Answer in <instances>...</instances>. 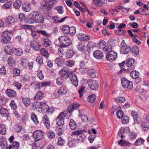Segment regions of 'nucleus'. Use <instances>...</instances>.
Wrapping results in <instances>:
<instances>
[{"label": "nucleus", "instance_id": "f257e3e1", "mask_svg": "<svg viewBox=\"0 0 149 149\" xmlns=\"http://www.w3.org/2000/svg\"><path fill=\"white\" fill-rule=\"evenodd\" d=\"M28 22L30 24L35 23H43L44 22V19L42 15L39 12L34 11L30 18H28Z\"/></svg>", "mask_w": 149, "mask_h": 149}, {"label": "nucleus", "instance_id": "f03ea898", "mask_svg": "<svg viewBox=\"0 0 149 149\" xmlns=\"http://www.w3.org/2000/svg\"><path fill=\"white\" fill-rule=\"evenodd\" d=\"M60 46L61 47H67L70 45L72 44V41L68 37L65 36H61L58 38Z\"/></svg>", "mask_w": 149, "mask_h": 149}, {"label": "nucleus", "instance_id": "7ed1b4c3", "mask_svg": "<svg viewBox=\"0 0 149 149\" xmlns=\"http://www.w3.org/2000/svg\"><path fill=\"white\" fill-rule=\"evenodd\" d=\"M67 111L64 110L60 113L56 118V121L57 124L59 126H62L64 123V117L67 114Z\"/></svg>", "mask_w": 149, "mask_h": 149}, {"label": "nucleus", "instance_id": "20e7f679", "mask_svg": "<svg viewBox=\"0 0 149 149\" xmlns=\"http://www.w3.org/2000/svg\"><path fill=\"white\" fill-rule=\"evenodd\" d=\"M83 130H78L74 131L72 132V134L77 136L78 140L80 142H83L86 138V136L83 133Z\"/></svg>", "mask_w": 149, "mask_h": 149}, {"label": "nucleus", "instance_id": "39448f33", "mask_svg": "<svg viewBox=\"0 0 149 149\" xmlns=\"http://www.w3.org/2000/svg\"><path fill=\"white\" fill-rule=\"evenodd\" d=\"M121 84L123 87L127 90H130L132 88V83L125 78H123L121 80Z\"/></svg>", "mask_w": 149, "mask_h": 149}, {"label": "nucleus", "instance_id": "423d86ee", "mask_svg": "<svg viewBox=\"0 0 149 149\" xmlns=\"http://www.w3.org/2000/svg\"><path fill=\"white\" fill-rule=\"evenodd\" d=\"M120 45V53L122 54H127L131 51V47L127 45L124 40L122 41Z\"/></svg>", "mask_w": 149, "mask_h": 149}, {"label": "nucleus", "instance_id": "0eeeda50", "mask_svg": "<svg viewBox=\"0 0 149 149\" xmlns=\"http://www.w3.org/2000/svg\"><path fill=\"white\" fill-rule=\"evenodd\" d=\"M44 132L42 130H37L35 131L33 134V137L35 139V141H37L42 139L44 137Z\"/></svg>", "mask_w": 149, "mask_h": 149}, {"label": "nucleus", "instance_id": "6e6552de", "mask_svg": "<svg viewBox=\"0 0 149 149\" xmlns=\"http://www.w3.org/2000/svg\"><path fill=\"white\" fill-rule=\"evenodd\" d=\"M87 83L89 87L92 90L96 91L97 90L98 84L96 80L88 79L87 81Z\"/></svg>", "mask_w": 149, "mask_h": 149}, {"label": "nucleus", "instance_id": "1a4fd4ad", "mask_svg": "<svg viewBox=\"0 0 149 149\" xmlns=\"http://www.w3.org/2000/svg\"><path fill=\"white\" fill-rule=\"evenodd\" d=\"M67 76L69 77L73 85L75 87L78 86V81L77 80L76 75L72 72H70L68 74Z\"/></svg>", "mask_w": 149, "mask_h": 149}, {"label": "nucleus", "instance_id": "9d476101", "mask_svg": "<svg viewBox=\"0 0 149 149\" xmlns=\"http://www.w3.org/2000/svg\"><path fill=\"white\" fill-rule=\"evenodd\" d=\"M117 57V54L113 51L108 53L107 55L106 58L109 61H112L115 60Z\"/></svg>", "mask_w": 149, "mask_h": 149}, {"label": "nucleus", "instance_id": "9b49d317", "mask_svg": "<svg viewBox=\"0 0 149 149\" xmlns=\"http://www.w3.org/2000/svg\"><path fill=\"white\" fill-rule=\"evenodd\" d=\"M79 107V105L77 103H74L69 106L68 109L65 110L67 111V113H71L74 110L78 108Z\"/></svg>", "mask_w": 149, "mask_h": 149}, {"label": "nucleus", "instance_id": "f8f14e48", "mask_svg": "<svg viewBox=\"0 0 149 149\" xmlns=\"http://www.w3.org/2000/svg\"><path fill=\"white\" fill-rule=\"evenodd\" d=\"M40 108L42 110H44L45 111H46L48 113H52L54 111L53 109H52V111H49V107L46 103L40 102Z\"/></svg>", "mask_w": 149, "mask_h": 149}, {"label": "nucleus", "instance_id": "ddd939ff", "mask_svg": "<svg viewBox=\"0 0 149 149\" xmlns=\"http://www.w3.org/2000/svg\"><path fill=\"white\" fill-rule=\"evenodd\" d=\"M0 146L2 149H5L8 146L7 141L4 136L0 137Z\"/></svg>", "mask_w": 149, "mask_h": 149}, {"label": "nucleus", "instance_id": "4468645a", "mask_svg": "<svg viewBox=\"0 0 149 149\" xmlns=\"http://www.w3.org/2000/svg\"><path fill=\"white\" fill-rule=\"evenodd\" d=\"M6 94L10 97H13L16 96L17 93L16 91L13 89H8L6 90Z\"/></svg>", "mask_w": 149, "mask_h": 149}, {"label": "nucleus", "instance_id": "2eb2a0df", "mask_svg": "<svg viewBox=\"0 0 149 149\" xmlns=\"http://www.w3.org/2000/svg\"><path fill=\"white\" fill-rule=\"evenodd\" d=\"M78 38L81 40L85 41H87L91 39L90 36L83 33L78 35Z\"/></svg>", "mask_w": 149, "mask_h": 149}, {"label": "nucleus", "instance_id": "dca6fc26", "mask_svg": "<svg viewBox=\"0 0 149 149\" xmlns=\"http://www.w3.org/2000/svg\"><path fill=\"white\" fill-rule=\"evenodd\" d=\"M15 50V48H13L9 46H6L4 48V52L8 55L12 54Z\"/></svg>", "mask_w": 149, "mask_h": 149}, {"label": "nucleus", "instance_id": "f3484780", "mask_svg": "<svg viewBox=\"0 0 149 149\" xmlns=\"http://www.w3.org/2000/svg\"><path fill=\"white\" fill-rule=\"evenodd\" d=\"M93 54L95 58L98 59H102L103 57V53L100 50H97L94 51Z\"/></svg>", "mask_w": 149, "mask_h": 149}, {"label": "nucleus", "instance_id": "a211bd4d", "mask_svg": "<svg viewBox=\"0 0 149 149\" xmlns=\"http://www.w3.org/2000/svg\"><path fill=\"white\" fill-rule=\"evenodd\" d=\"M31 46L33 49L36 51L39 50L41 47L39 43L36 41H33L31 42Z\"/></svg>", "mask_w": 149, "mask_h": 149}, {"label": "nucleus", "instance_id": "6ab92c4d", "mask_svg": "<svg viewBox=\"0 0 149 149\" xmlns=\"http://www.w3.org/2000/svg\"><path fill=\"white\" fill-rule=\"evenodd\" d=\"M2 40L4 43H7L10 40V36L8 35L6 32L3 33L2 34Z\"/></svg>", "mask_w": 149, "mask_h": 149}, {"label": "nucleus", "instance_id": "aec40b11", "mask_svg": "<svg viewBox=\"0 0 149 149\" xmlns=\"http://www.w3.org/2000/svg\"><path fill=\"white\" fill-rule=\"evenodd\" d=\"M44 97V93L41 91H39L36 93L34 97V99L35 100H39L42 99Z\"/></svg>", "mask_w": 149, "mask_h": 149}, {"label": "nucleus", "instance_id": "412c9836", "mask_svg": "<svg viewBox=\"0 0 149 149\" xmlns=\"http://www.w3.org/2000/svg\"><path fill=\"white\" fill-rule=\"evenodd\" d=\"M42 121L45 125L47 128H49L50 126V121L46 114L44 115Z\"/></svg>", "mask_w": 149, "mask_h": 149}, {"label": "nucleus", "instance_id": "4be33fe9", "mask_svg": "<svg viewBox=\"0 0 149 149\" xmlns=\"http://www.w3.org/2000/svg\"><path fill=\"white\" fill-rule=\"evenodd\" d=\"M30 3L27 2L24 3L22 6L23 9L26 12L29 11L30 9Z\"/></svg>", "mask_w": 149, "mask_h": 149}, {"label": "nucleus", "instance_id": "5701e85b", "mask_svg": "<svg viewBox=\"0 0 149 149\" xmlns=\"http://www.w3.org/2000/svg\"><path fill=\"white\" fill-rule=\"evenodd\" d=\"M42 43L45 47H47L50 45L51 42L49 38H44Z\"/></svg>", "mask_w": 149, "mask_h": 149}, {"label": "nucleus", "instance_id": "b1692460", "mask_svg": "<svg viewBox=\"0 0 149 149\" xmlns=\"http://www.w3.org/2000/svg\"><path fill=\"white\" fill-rule=\"evenodd\" d=\"M130 75L132 78L136 79L139 77V73L136 70L131 71L130 73Z\"/></svg>", "mask_w": 149, "mask_h": 149}, {"label": "nucleus", "instance_id": "393cba45", "mask_svg": "<svg viewBox=\"0 0 149 149\" xmlns=\"http://www.w3.org/2000/svg\"><path fill=\"white\" fill-rule=\"evenodd\" d=\"M41 54L46 58H48L49 56V54L45 48L41 49L40 50Z\"/></svg>", "mask_w": 149, "mask_h": 149}, {"label": "nucleus", "instance_id": "a878e982", "mask_svg": "<svg viewBox=\"0 0 149 149\" xmlns=\"http://www.w3.org/2000/svg\"><path fill=\"white\" fill-rule=\"evenodd\" d=\"M69 126L71 129L74 130L77 127V124L73 120L71 119L69 123Z\"/></svg>", "mask_w": 149, "mask_h": 149}, {"label": "nucleus", "instance_id": "bb28decb", "mask_svg": "<svg viewBox=\"0 0 149 149\" xmlns=\"http://www.w3.org/2000/svg\"><path fill=\"white\" fill-rule=\"evenodd\" d=\"M21 64L22 66L24 68H26L28 65V62L25 58H22L20 60Z\"/></svg>", "mask_w": 149, "mask_h": 149}, {"label": "nucleus", "instance_id": "cd10ccee", "mask_svg": "<svg viewBox=\"0 0 149 149\" xmlns=\"http://www.w3.org/2000/svg\"><path fill=\"white\" fill-rule=\"evenodd\" d=\"M132 53L135 56H137L139 53V50L137 46H135L133 47L132 49Z\"/></svg>", "mask_w": 149, "mask_h": 149}, {"label": "nucleus", "instance_id": "c85d7f7f", "mask_svg": "<svg viewBox=\"0 0 149 149\" xmlns=\"http://www.w3.org/2000/svg\"><path fill=\"white\" fill-rule=\"evenodd\" d=\"M0 133L2 135H5L6 134V127L5 125H0Z\"/></svg>", "mask_w": 149, "mask_h": 149}, {"label": "nucleus", "instance_id": "c756f323", "mask_svg": "<svg viewBox=\"0 0 149 149\" xmlns=\"http://www.w3.org/2000/svg\"><path fill=\"white\" fill-rule=\"evenodd\" d=\"M58 93L61 95L65 94L67 93L66 88L64 87H61L58 91Z\"/></svg>", "mask_w": 149, "mask_h": 149}, {"label": "nucleus", "instance_id": "7c9ffc66", "mask_svg": "<svg viewBox=\"0 0 149 149\" xmlns=\"http://www.w3.org/2000/svg\"><path fill=\"white\" fill-rule=\"evenodd\" d=\"M22 102L26 106H28L31 103L30 100L28 98H23Z\"/></svg>", "mask_w": 149, "mask_h": 149}, {"label": "nucleus", "instance_id": "2f4dec72", "mask_svg": "<svg viewBox=\"0 0 149 149\" xmlns=\"http://www.w3.org/2000/svg\"><path fill=\"white\" fill-rule=\"evenodd\" d=\"M87 73L89 74V75L90 77L92 78H94L96 76L95 73V70L94 69H89L88 70Z\"/></svg>", "mask_w": 149, "mask_h": 149}, {"label": "nucleus", "instance_id": "473e14b6", "mask_svg": "<svg viewBox=\"0 0 149 149\" xmlns=\"http://www.w3.org/2000/svg\"><path fill=\"white\" fill-rule=\"evenodd\" d=\"M22 0H16L13 4V7L15 8H18L22 3Z\"/></svg>", "mask_w": 149, "mask_h": 149}, {"label": "nucleus", "instance_id": "72a5a7b5", "mask_svg": "<svg viewBox=\"0 0 149 149\" xmlns=\"http://www.w3.org/2000/svg\"><path fill=\"white\" fill-rule=\"evenodd\" d=\"M61 127H58L57 128L58 135V136L61 135L63 133L64 127L61 126Z\"/></svg>", "mask_w": 149, "mask_h": 149}, {"label": "nucleus", "instance_id": "f704fd0d", "mask_svg": "<svg viewBox=\"0 0 149 149\" xmlns=\"http://www.w3.org/2000/svg\"><path fill=\"white\" fill-rule=\"evenodd\" d=\"M69 27L68 26L65 25L62 26L61 29L65 34H68L69 33Z\"/></svg>", "mask_w": 149, "mask_h": 149}, {"label": "nucleus", "instance_id": "c9c22d12", "mask_svg": "<svg viewBox=\"0 0 149 149\" xmlns=\"http://www.w3.org/2000/svg\"><path fill=\"white\" fill-rule=\"evenodd\" d=\"M68 73V71L67 69L65 68H63L60 70L59 74L62 77H63Z\"/></svg>", "mask_w": 149, "mask_h": 149}, {"label": "nucleus", "instance_id": "e433bc0d", "mask_svg": "<svg viewBox=\"0 0 149 149\" xmlns=\"http://www.w3.org/2000/svg\"><path fill=\"white\" fill-rule=\"evenodd\" d=\"M31 115V119L36 124H38L39 121L37 116L34 113H32Z\"/></svg>", "mask_w": 149, "mask_h": 149}, {"label": "nucleus", "instance_id": "4c0bfd02", "mask_svg": "<svg viewBox=\"0 0 149 149\" xmlns=\"http://www.w3.org/2000/svg\"><path fill=\"white\" fill-rule=\"evenodd\" d=\"M76 28L74 26H72L69 28L68 31L69 33L71 36H73L76 33Z\"/></svg>", "mask_w": 149, "mask_h": 149}, {"label": "nucleus", "instance_id": "58836bf2", "mask_svg": "<svg viewBox=\"0 0 149 149\" xmlns=\"http://www.w3.org/2000/svg\"><path fill=\"white\" fill-rule=\"evenodd\" d=\"M6 22L8 24H12L15 21V19L14 17L9 16L7 18Z\"/></svg>", "mask_w": 149, "mask_h": 149}, {"label": "nucleus", "instance_id": "ea45409f", "mask_svg": "<svg viewBox=\"0 0 149 149\" xmlns=\"http://www.w3.org/2000/svg\"><path fill=\"white\" fill-rule=\"evenodd\" d=\"M144 140L141 138L138 139L135 142L134 144L136 146L142 144L144 142Z\"/></svg>", "mask_w": 149, "mask_h": 149}, {"label": "nucleus", "instance_id": "a19ab883", "mask_svg": "<svg viewBox=\"0 0 149 149\" xmlns=\"http://www.w3.org/2000/svg\"><path fill=\"white\" fill-rule=\"evenodd\" d=\"M40 102H34L32 104V109L35 110L36 109H37L38 108H40Z\"/></svg>", "mask_w": 149, "mask_h": 149}, {"label": "nucleus", "instance_id": "79ce46f5", "mask_svg": "<svg viewBox=\"0 0 149 149\" xmlns=\"http://www.w3.org/2000/svg\"><path fill=\"white\" fill-rule=\"evenodd\" d=\"M15 50L13 52V53L15 54L16 55L20 56L23 54V51L21 49H17L15 48Z\"/></svg>", "mask_w": 149, "mask_h": 149}, {"label": "nucleus", "instance_id": "37998d69", "mask_svg": "<svg viewBox=\"0 0 149 149\" xmlns=\"http://www.w3.org/2000/svg\"><path fill=\"white\" fill-rule=\"evenodd\" d=\"M12 4V3L11 2H8L2 6V8L4 9L10 8Z\"/></svg>", "mask_w": 149, "mask_h": 149}, {"label": "nucleus", "instance_id": "c03bdc74", "mask_svg": "<svg viewBox=\"0 0 149 149\" xmlns=\"http://www.w3.org/2000/svg\"><path fill=\"white\" fill-rule=\"evenodd\" d=\"M121 121L123 124H125L128 122L129 118L126 116H123L121 118Z\"/></svg>", "mask_w": 149, "mask_h": 149}, {"label": "nucleus", "instance_id": "a18cd8bd", "mask_svg": "<svg viewBox=\"0 0 149 149\" xmlns=\"http://www.w3.org/2000/svg\"><path fill=\"white\" fill-rule=\"evenodd\" d=\"M112 47L111 45H109L108 46H105L103 47V50L106 52H110L113 51H112Z\"/></svg>", "mask_w": 149, "mask_h": 149}, {"label": "nucleus", "instance_id": "49530a36", "mask_svg": "<svg viewBox=\"0 0 149 149\" xmlns=\"http://www.w3.org/2000/svg\"><path fill=\"white\" fill-rule=\"evenodd\" d=\"M142 129L145 131L149 130V124L145 123H143L141 125Z\"/></svg>", "mask_w": 149, "mask_h": 149}, {"label": "nucleus", "instance_id": "de8ad7c7", "mask_svg": "<svg viewBox=\"0 0 149 149\" xmlns=\"http://www.w3.org/2000/svg\"><path fill=\"white\" fill-rule=\"evenodd\" d=\"M96 99V96L95 95L92 94L88 96V101L91 103L93 102Z\"/></svg>", "mask_w": 149, "mask_h": 149}, {"label": "nucleus", "instance_id": "09e8293b", "mask_svg": "<svg viewBox=\"0 0 149 149\" xmlns=\"http://www.w3.org/2000/svg\"><path fill=\"white\" fill-rule=\"evenodd\" d=\"M20 71L17 68H14L13 71V77L18 76L20 74Z\"/></svg>", "mask_w": 149, "mask_h": 149}, {"label": "nucleus", "instance_id": "8fccbe9b", "mask_svg": "<svg viewBox=\"0 0 149 149\" xmlns=\"http://www.w3.org/2000/svg\"><path fill=\"white\" fill-rule=\"evenodd\" d=\"M13 149H18L19 147V143L18 142L14 141L12 143Z\"/></svg>", "mask_w": 149, "mask_h": 149}, {"label": "nucleus", "instance_id": "3c124183", "mask_svg": "<svg viewBox=\"0 0 149 149\" xmlns=\"http://www.w3.org/2000/svg\"><path fill=\"white\" fill-rule=\"evenodd\" d=\"M134 63V60L133 58H131L127 61L125 63V65L127 66L132 65Z\"/></svg>", "mask_w": 149, "mask_h": 149}, {"label": "nucleus", "instance_id": "603ef678", "mask_svg": "<svg viewBox=\"0 0 149 149\" xmlns=\"http://www.w3.org/2000/svg\"><path fill=\"white\" fill-rule=\"evenodd\" d=\"M8 63L10 66H11L12 64L15 63V61L14 58L11 57L10 56L8 60Z\"/></svg>", "mask_w": 149, "mask_h": 149}, {"label": "nucleus", "instance_id": "864d4df0", "mask_svg": "<svg viewBox=\"0 0 149 149\" xmlns=\"http://www.w3.org/2000/svg\"><path fill=\"white\" fill-rule=\"evenodd\" d=\"M115 100L117 102L120 103L124 102L125 101V98L121 97H117Z\"/></svg>", "mask_w": 149, "mask_h": 149}, {"label": "nucleus", "instance_id": "5fc2aeb1", "mask_svg": "<svg viewBox=\"0 0 149 149\" xmlns=\"http://www.w3.org/2000/svg\"><path fill=\"white\" fill-rule=\"evenodd\" d=\"M65 143V141L64 139L61 137H59L58 138L57 143L58 145L60 146H63L64 144Z\"/></svg>", "mask_w": 149, "mask_h": 149}, {"label": "nucleus", "instance_id": "6e6d98bb", "mask_svg": "<svg viewBox=\"0 0 149 149\" xmlns=\"http://www.w3.org/2000/svg\"><path fill=\"white\" fill-rule=\"evenodd\" d=\"M66 64L67 66L69 67H71L74 65V61L69 60L66 62Z\"/></svg>", "mask_w": 149, "mask_h": 149}, {"label": "nucleus", "instance_id": "4d7b16f0", "mask_svg": "<svg viewBox=\"0 0 149 149\" xmlns=\"http://www.w3.org/2000/svg\"><path fill=\"white\" fill-rule=\"evenodd\" d=\"M56 63L59 66H61L63 63V61L60 57L57 58L55 60Z\"/></svg>", "mask_w": 149, "mask_h": 149}, {"label": "nucleus", "instance_id": "13d9d810", "mask_svg": "<svg viewBox=\"0 0 149 149\" xmlns=\"http://www.w3.org/2000/svg\"><path fill=\"white\" fill-rule=\"evenodd\" d=\"M118 143L119 145L121 146H128L130 144V143L125 141H123L122 139L118 141Z\"/></svg>", "mask_w": 149, "mask_h": 149}, {"label": "nucleus", "instance_id": "bf43d9fd", "mask_svg": "<svg viewBox=\"0 0 149 149\" xmlns=\"http://www.w3.org/2000/svg\"><path fill=\"white\" fill-rule=\"evenodd\" d=\"M31 34L33 39L36 40L39 38V36L36 33L35 31H31Z\"/></svg>", "mask_w": 149, "mask_h": 149}, {"label": "nucleus", "instance_id": "052dcab7", "mask_svg": "<svg viewBox=\"0 0 149 149\" xmlns=\"http://www.w3.org/2000/svg\"><path fill=\"white\" fill-rule=\"evenodd\" d=\"M74 54V52L72 50H69L67 52V57L68 58H71L72 57Z\"/></svg>", "mask_w": 149, "mask_h": 149}, {"label": "nucleus", "instance_id": "680f3d73", "mask_svg": "<svg viewBox=\"0 0 149 149\" xmlns=\"http://www.w3.org/2000/svg\"><path fill=\"white\" fill-rule=\"evenodd\" d=\"M37 75L38 77L40 79H42L44 78V76L42 73V71L41 70L37 71Z\"/></svg>", "mask_w": 149, "mask_h": 149}, {"label": "nucleus", "instance_id": "e2e57ef3", "mask_svg": "<svg viewBox=\"0 0 149 149\" xmlns=\"http://www.w3.org/2000/svg\"><path fill=\"white\" fill-rule=\"evenodd\" d=\"M131 114L134 120L138 121V118H139L138 117V115L137 113L135 111H132V112Z\"/></svg>", "mask_w": 149, "mask_h": 149}, {"label": "nucleus", "instance_id": "0e129e2a", "mask_svg": "<svg viewBox=\"0 0 149 149\" xmlns=\"http://www.w3.org/2000/svg\"><path fill=\"white\" fill-rule=\"evenodd\" d=\"M36 32L38 33H41L42 35L47 37H49V34H48L47 32L45 31L37 30Z\"/></svg>", "mask_w": 149, "mask_h": 149}, {"label": "nucleus", "instance_id": "69168bd1", "mask_svg": "<svg viewBox=\"0 0 149 149\" xmlns=\"http://www.w3.org/2000/svg\"><path fill=\"white\" fill-rule=\"evenodd\" d=\"M63 47H61L58 48V53L59 55L61 57H62L64 53V51L63 49L62 48Z\"/></svg>", "mask_w": 149, "mask_h": 149}, {"label": "nucleus", "instance_id": "338daca9", "mask_svg": "<svg viewBox=\"0 0 149 149\" xmlns=\"http://www.w3.org/2000/svg\"><path fill=\"white\" fill-rule=\"evenodd\" d=\"M29 77L27 75H24L22 76L20 78V81L24 83L25 81L28 80Z\"/></svg>", "mask_w": 149, "mask_h": 149}, {"label": "nucleus", "instance_id": "774afa93", "mask_svg": "<svg viewBox=\"0 0 149 149\" xmlns=\"http://www.w3.org/2000/svg\"><path fill=\"white\" fill-rule=\"evenodd\" d=\"M19 18L21 22H25L26 21L24 15L23 13H21L19 14Z\"/></svg>", "mask_w": 149, "mask_h": 149}]
</instances>
